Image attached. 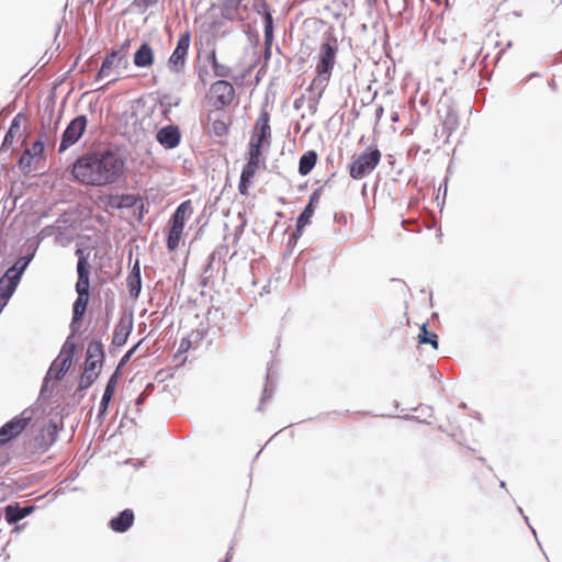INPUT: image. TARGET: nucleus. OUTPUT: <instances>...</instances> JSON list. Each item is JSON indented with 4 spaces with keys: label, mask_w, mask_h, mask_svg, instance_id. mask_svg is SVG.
Returning <instances> with one entry per match:
<instances>
[{
    "label": "nucleus",
    "mask_w": 562,
    "mask_h": 562,
    "mask_svg": "<svg viewBox=\"0 0 562 562\" xmlns=\"http://www.w3.org/2000/svg\"><path fill=\"white\" fill-rule=\"evenodd\" d=\"M125 161L111 149L97 150L76 160L72 166L75 179L86 186L103 187L116 183L123 176Z\"/></svg>",
    "instance_id": "nucleus-1"
},
{
    "label": "nucleus",
    "mask_w": 562,
    "mask_h": 562,
    "mask_svg": "<svg viewBox=\"0 0 562 562\" xmlns=\"http://www.w3.org/2000/svg\"><path fill=\"white\" fill-rule=\"evenodd\" d=\"M337 52L338 45L336 38L330 37L321 44L318 61L315 67L316 75L313 78L308 90L317 92L318 95L323 94L330 80L331 72L336 64Z\"/></svg>",
    "instance_id": "nucleus-2"
},
{
    "label": "nucleus",
    "mask_w": 562,
    "mask_h": 562,
    "mask_svg": "<svg viewBox=\"0 0 562 562\" xmlns=\"http://www.w3.org/2000/svg\"><path fill=\"white\" fill-rule=\"evenodd\" d=\"M104 361L103 346L99 341H92L87 348V358L83 372L79 380V390L89 389L99 378Z\"/></svg>",
    "instance_id": "nucleus-3"
},
{
    "label": "nucleus",
    "mask_w": 562,
    "mask_h": 562,
    "mask_svg": "<svg viewBox=\"0 0 562 562\" xmlns=\"http://www.w3.org/2000/svg\"><path fill=\"white\" fill-rule=\"evenodd\" d=\"M193 213L192 202L190 200L183 201L178 205L170 220V228L167 238V248L175 251L180 244L183 235L186 222Z\"/></svg>",
    "instance_id": "nucleus-4"
},
{
    "label": "nucleus",
    "mask_w": 562,
    "mask_h": 562,
    "mask_svg": "<svg viewBox=\"0 0 562 562\" xmlns=\"http://www.w3.org/2000/svg\"><path fill=\"white\" fill-rule=\"evenodd\" d=\"M271 143L270 114L262 110L257 117L248 143V153L263 154Z\"/></svg>",
    "instance_id": "nucleus-5"
},
{
    "label": "nucleus",
    "mask_w": 562,
    "mask_h": 562,
    "mask_svg": "<svg viewBox=\"0 0 562 562\" xmlns=\"http://www.w3.org/2000/svg\"><path fill=\"white\" fill-rule=\"evenodd\" d=\"M382 154L380 149L374 146L368 150L355 155L349 166V175L355 180H360L370 175L381 161Z\"/></svg>",
    "instance_id": "nucleus-6"
},
{
    "label": "nucleus",
    "mask_w": 562,
    "mask_h": 562,
    "mask_svg": "<svg viewBox=\"0 0 562 562\" xmlns=\"http://www.w3.org/2000/svg\"><path fill=\"white\" fill-rule=\"evenodd\" d=\"M206 99L212 108L222 111L235 102L236 91L231 82L221 79L210 86Z\"/></svg>",
    "instance_id": "nucleus-7"
},
{
    "label": "nucleus",
    "mask_w": 562,
    "mask_h": 562,
    "mask_svg": "<svg viewBox=\"0 0 562 562\" xmlns=\"http://www.w3.org/2000/svg\"><path fill=\"white\" fill-rule=\"evenodd\" d=\"M263 167V154H254L247 151V162L243 168L238 183V191L241 195L247 196L249 194V189L254 184V178L256 173Z\"/></svg>",
    "instance_id": "nucleus-8"
},
{
    "label": "nucleus",
    "mask_w": 562,
    "mask_h": 562,
    "mask_svg": "<svg viewBox=\"0 0 562 562\" xmlns=\"http://www.w3.org/2000/svg\"><path fill=\"white\" fill-rule=\"evenodd\" d=\"M31 418V413L25 409L19 416L4 424L0 428V445H5L18 437L26 428Z\"/></svg>",
    "instance_id": "nucleus-9"
},
{
    "label": "nucleus",
    "mask_w": 562,
    "mask_h": 562,
    "mask_svg": "<svg viewBox=\"0 0 562 562\" xmlns=\"http://www.w3.org/2000/svg\"><path fill=\"white\" fill-rule=\"evenodd\" d=\"M87 124L88 120L86 115L75 117L66 127L58 150L64 151L75 145L83 135Z\"/></svg>",
    "instance_id": "nucleus-10"
},
{
    "label": "nucleus",
    "mask_w": 562,
    "mask_h": 562,
    "mask_svg": "<svg viewBox=\"0 0 562 562\" xmlns=\"http://www.w3.org/2000/svg\"><path fill=\"white\" fill-rule=\"evenodd\" d=\"M190 42L191 35L189 32H184L179 36L177 46L168 60V66L173 72H180L183 69L190 47Z\"/></svg>",
    "instance_id": "nucleus-11"
},
{
    "label": "nucleus",
    "mask_w": 562,
    "mask_h": 562,
    "mask_svg": "<svg viewBox=\"0 0 562 562\" xmlns=\"http://www.w3.org/2000/svg\"><path fill=\"white\" fill-rule=\"evenodd\" d=\"M76 255L78 257L77 262V273L78 280L76 283V292L78 295H89L90 289V266L88 262V258L85 255V251L81 248L76 250Z\"/></svg>",
    "instance_id": "nucleus-12"
},
{
    "label": "nucleus",
    "mask_w": 562,
    "mask_h": 562,
    "mask_svg": "<svg viewBox=\"0 0 562 562\" xmlns=\"http://www.w3.org/2000/svg\"><path fill=\"white\" fill-rule=\"evenodd\" d=\"M75 346H64L57 359L52 363L49 373H55L56 379H61L72 364Z\"/></svg>",
    "instance_id": "nucleus-13"
},
{
    "label": "nucleus",
    "mask_w": 562,
    "mask_h": 562,
    "mask_svg": "<svg viewBox=\"0 0 562 562\" xmlns=\"http://www.w3.org/2000/svg\"><path fill=\"white\" fill-rule=\"evenodd\" d=\"M207 122L210 124L209 134L211 136L223 138L228 135L231 126L233 124V119L231 116H225L224 114H218L215 117H213L212 114L209 113Z\"/></svg>",
    "instance_id": "nucleus-14"
},
{
    "label": "nucleus",
    "mask_w": 562,
    "mask_h": 562,
    "mask_svg": "<svg viewBox=\"0 0 562 562\" xmlns=\"http://www.w3.org/2000/svg\"><path fill=\"white\" fill-rule=\"evenodd\" d=\"M321 198L322 189H316L312 192L308 204L296 220V232L299 234H302V231L305 228V226L311 224V218L314 215L315 207L319 203Z\"/></svg>",
    "instance_id": "nucleus-15"
},
{
    "label": "nucleus",
    "mask_w": 562,
    "mask_h": 562,
    "mask_svg": "<svg viewBox=\"0 0 562 562\" xmlns=\"http://www.w3.org/2000/svg\"><path fill=\"white\" fill-rule=\"evenodd\" d=\"M180 130L176 125L161 127L156 135L157 142L166 149L176 148L180 143Z\"/></svg>",
    "instance_id": "nucleus-16"
},
{
    "label": "nucleus",
    "mask_w": 562,
    "mask_h": 562,
    "mask_svg": "<svg viewBox=\"0 0 562 562\" xmlns=\"http://www.w3.org/2000/svg\"><path fill=\"white\" fill-rule=\"evenodd\" d=\"M20 280L19 272H14V269H8L0 279V297L4 303L12 296Z\"/></svg>",
    "instance_id": "nucleus-17"
},
{
    "label": "nucleus",
    "mask_w": 562,
    "mask_h": 562,
    "mask_svg": "<svg viewBox=\"0 0 562 562\" xmlns=\"http://www.w3.org/2000/svg\"><path fill=\"white\" fill-rule=\"evenodd\" d=\"M132 329H133L132 317H121L114 328L112 344L117 347L123 346L127 341V338H128Z\"/></svg>",
    "instance_id": "nucleus-18"
},
{
    "label": "nucleus",
    "mask_w": 562,
    "mask_h": 562,
    "mask_svg": "<svg viewBox=\"0 0 562 562\" xmlns=\"http://www.w3.org/2000/svg\"><path fill=\"white\" fill-rule=\"evenodd\" d=\"M221 15L228 21L243 20L241 0H223L221 5Z\"/></svg>",
    "instance_id": "nucleus-19"
},
{
    "label": "nucleus",
    "mask_w": 562,
    "mask_h": 562,
    "mask_svg": "<svg viewBox=\"0 0 562 562\" xmlns=\"http://www.w3.org/2000/svg\"><path fill=\"white\" fill-rule=\"evenodd\" d=\"M134 513L132 509H124L119 516L112 518L109 522L110 528L115 532H125L134 522Z\"/></svg>",
    "instance_id": "nucleus-20"
},
{
    "label": "nucleus",
    "mask_w": 562,
    "mask_h": 562,
    "mask_svg": "<svg viewBox=\"0 0 562 562\" xmlns=\"http://www.w3.org/2000/svg\"><path fill=\"white\" fill-rule=\"evenodd\" d=\"M134 65L138 68L150 67L155 61L154 49L148 43H143L135 52Z\"/></svg>",
    "instance_id": "nucleus-21"
},
{
    "label": "nucleus",
    "mask_w": 562,
    "mask_h": 562,
    "mask_svg": "<svg viewBox=\"0 0 562 562\" xmlns=\"http://www.w3.org/2000/svg\"><path fill=\"white\" fill-rule=\"evenodd\" d=\"M119 60L120 58L117 52L113 50L110 54H108L104 57L101 68L95 76V80L109 77L111 75L113 67L116 66V61Z\"/></svg>",
    "instance_id": "nucleus-22"
},
{
    "label": "nucleus",
    "mask_w": 562,
    "mask_h": 562,
    "mask_svg": "<svg viewBox=\"0 0 562 562\" xmlns=\"http://www.w3.org/2000/svg\"><path fill=\"white\" fill-rule=\"evenodd\" d=\"M317 162V154L315 150L306 151L299 162V172L302 176L308 175Z\"/></svg>",
    "instance_id": "nucleus-23"
},
{
    "label": "nucleus",
    "mask_w": 562,
    "mask_h": 562,
    "mask_svg": "<svg viewBox=\"0 0 562 562\" xmlns=\"http://www.w3.org/2000/svg\"><path fill=\"white\" fill-rule=\"evenodd\" d=\"M31 513L30 507H20L18 505H8L5 507V519L13 524L22 520Z\"/></svg>",
    "instance_id": "nucleus-24"
},
{
    "label": "nucleus",
    "mask_w": 562,
    "mask_h": 562,
    "mask_svg": "<svg viewBox=\"0 0 562 562\" xmlns=\"http://www.w3.org/2000/svg\"><path fill=\"white\" fill-rule=\"evenodd\" d=\"M417 342L419 346L429 345L434 350L438 349V337L435 333L427 329L426 323L420 327V331L417 335Z\"/></svg>",
    "instance_id": "nucleus-25"
},
{
    "label": "nucleus",
    "mask_w": 562,
    "mask_h": 562,
    "mask_svg": "<svg viewBox=\"0 0 562 562\" xmlns=\"http://www.w3.org/2000/svg\"><path fill=\"white\" fill-rule=\"evenodd\" d=\"M209 61L211 64L213 72L216 77L226 78V77L231 76V74H232L231 67L220 63L215 50L211 52V54L209 56Z\"/></svg>",
    "instance_id": "nucleus-26"
},
{
    "label": "nucleus",
    "mask_w": 562,
    "mask_h": 562,
    "mask_svg": "<svg viewBox=\"0 0 562 562\" xmlns=\"http://www.w3.org/2000/svg\"><path fill=\"white\" fill-rule=\"evenodd\" d=\"M127 284H128V289H130V294L133 297H137L139 295L140 288H142L140 271H139L138 263L135 265V267L133 268V271L128 276Z\"/></svg>",
    "instance_id": "nucleus-27"
},
{
    "label": "nucleus",
    "mask_w": 562,
    "mask_h": 562,
    "mask_svg": "<svg viewBox=\"0 0 562 562\" xmlns=\"http://www.w3.org/2000/svg\"><path fill=\"white\" fill-rule=\"evenodd\" d=\"M89 303V295H78L72 307V322H78L86 313Z\"/></svg>",
    "instance_id": "nucleus-28"
},
{
    "label": "nucleus",
    "mask_w": 562,
    "mask_h": 562,
    "mask_svg": "<svg viewBox=\"0 0 562 562\" xmlns=\"http://www.w3.org/2000/svg\"><path fill=\"white\" fill-rule=\"evenodd\" d=\"M136 199L132 194H123L120 196H114L110 201V205L116 209L122 207H131L135 204Z\"/></svg>",
    "instance_id": "nucleus-29"
},
{
    "label": "nucleus",
    "mask_w": 562,
    "mask_h": 562,
    "mask_svg": "<svg viewBox=\"0 0 562 562\" xmlns=\"http://www.w3.org/2000/svg\"><path fill=\"white\" fill-rule=\"evenodd\" d=\"M34 160L35 157L31 154V151L25 149L19 159L20 169L24 172H30L31 170H33Z\"/></svg>",
    "instance_id": "nucleus-30"
},
{
    "label": "nucleus",
    "mask_w": 562,
    "mask_h": 562,
    "mask_svg": "<svg viewBox=\"0 0 562 562\" xmlns=\"http://www.w3.org/2000/svg\"><path fill=\"white\" fill-rule=\"evenodd\" d=\"M114 393L115 392L110 389L104 390V393L102 395L100 406H99V417L100 418H104L106 416L108 408H109L110 402H111Z\"/></svg>",
    "instance_id": "nucleus-31"
},
{
    "label": "nucleus",
    "mask_w": 562,
    "mask_h": 562,
    "mask_svg": "<svg viewBox=\"0 0 562 562\" xmlns=\"http://www.w3.org/2000/svg\"><path fill=\"white\" fill-rule=\"evenodd\" d=\"M258 12L262 14L265 25H273V19L270 12V8L266 1L261 2Z\"/></svg>",
    "instance_id": "nucleus-32"
},
{
    "label": "nucleus",
    "mask_w": 562,
    "mask_h": 562,
    "mask_svg": "<svg viewBox=\"0 0 562 562\" xmlns=\"http://www.w3.org/2000/svg\"><path fill=\"white\" fill-rule=\"evenodd\" d=\"M159 0H134L133 5L142 12H145L148 8L155 5Z\"/></svg>",
    "instance_id": "nucleus-33"
},
{
    "label": "nucleus",
    "mask_w": 562,
    "mask_h": 562,
    "mask_svg": "<svg viewBox=\"0 0 562 562\" xmlns=\"http://www.w3.org/2000/svg\"><path fill=\"white\" fill-rule=\"evenodd\" d=\"M29 262V258H20L10 269H14V272H19V277L21 278Z\"/></svg>",
    "instance_id": "nucleus-34"
},
{
    "label": "nucleus",
    "mask_w": 562,
    "mask_h": 562,
    "mask_svg": "<svg viewBox=\"0 0 562 562\" xmlns=\"http://www.w3.org/2000/svg\"><path fill=\"white\" fill-rule=\"evenodd\" d=\"M29 262V258H20L10 269H14V272H19V277L21 278Z\"/></svg>",
    "instance_id": "nucleus-35"
},
{
    "label": "nucleus",
    "mask_w": 562,
    "mask_h": 562,
    "mask_svg": "<svg viewBox=\"0 0 562 562\" xmlns=\"http://www.w3.org/2000/svg\"><path fill=\"white\" fill-rule=\"evenodd\" d=\"M29 151H31V154L37 158V157H41L43 155V151H44V144L42 140H36L33 143L32 147L31 148H27Z\"/></svg>",
    "instance_id": "nucleus-36"
},
{
    "label": "nucleus",
    "mask_w": 562,
    "mask_h": 562,
    "mask_svg": "<svg viewBox=\"0 0 562 562\" xmlns=\"http://www.w3.org/2000/svg\"><path fill=\"white\" fill-rule=\"evenodd\" d=\"M273 41V25H265V43L270 46Z\"/></svg>",
    "instance_id": "nucleus-37"
},
{
    "label": "nucleus",
    "mask_w": 562,
    "mask_h": 562,
    "mask_svg": "<svg viewBox=\"0 0 562 562\" xmlns=\"http://www.w3.org/2000/svg\"><path fill=\"white\" fill-rule=\"evenodd\" d=\"M19 130V123H18V117H15L10 126V130L9 132L7 133L5 137H4V142L8 143V142H12V138H13V133H14V130Z\"/></svg>",
    "instance_id": "nucleus-38"
},
{
    "label": "nucleus",
    "mask_w": 562,
    "mask_h": 562,
    "mask_svg": "<svg viewBox=\"0 0 562 562\" xmlns=\"http://www.w3.org/2000/svg\"><path fill=\"white\" fill-rule=\"evenodd\" d=\"M117 382H119V375H117V372H114V373L110 376V379H109V381H108V383H106L105 389H110V390H112V391H114V392H115L116 386H117Z\"/></svg>",
    "instance_id": "nucleus-39"
},
{
    "label": "nucleus",
    "mask_w": 562,
    "mask_h": 562,
    "mask_svg": "<svg viewBox=\"0 0 562 562\" xmlns=\"http://www.w3.org/2000/svg\"><path fill=\"white\" fill-rule=\"evenodd\" d=\"M56 434H57V427H56V425H52V426H49V428H48V435H49V437H50V442L55 441Z\"/></svg>",
    "instance_id": "nucleus-40"
},
{
    "label": "nucleus",
    "mask_w": 562,
    "mask_h": 562,
    "mask_svg": "<svg viewBox=\"0 0 562 562\" xmlns=\"http://www.w3.org/2000/svg\"><path fill=\"white\" fill-rule=\"evenodd\" d=\"M383 114H384V109H383L382 105H379L375 109V120H376V122H379L382 119Z\"/></svg>",
    "instance_id": "nucleus-41"
},
{
    "label": "nucleus",
    "mask_w": 562,
    "mask_h": 562,
    "mask_svg": "<svg viewBox=\"0 0 562 562\" xmlns=\"http://www.w3.org/2000/svg\"><path fill=\"white\" fill-rule=\"evenodd\" d=\"M139 344H140V341H139L136 346H134L132 349H130V350H128V352L125 355V357H124V358H125V359H130V358H131V356H133V353L135 352V350H136V349H137V347L139 346Z\"/></svg>",
    "instance_id": "nucleus-42"
},
{
    "label": "nucleus",
    "mask_w": 562,
    "mask_h": 562,
    "mask_svg": "<svg viewBox=\"0 0 562 562\" xmlns=\"http://www.w3.org/2000/svg\"><path fill=\"white\" fill-rule=\"evenodd\" d=\"M391 119H392L393 122H397L398 121V114L396 112L393 113Z\"/></svg>",
    "instance_id": "nucleus-43"
},
{
    "label": "nucleus",
    "mask_w": 562,
    "mask_h": 562,
    "mask_svg": "<svg viewBox=\"0 0 562 562\" xmlns=\"http://www.w3.org/2000/svg\"><path fill=\"white\" fill-rule=\"evenodd\" d=\"M117 80H119V78H117V77H115V78L111 79V80L108 82V85L113 83V82H115V81H117Z\"/></svg>",
    "instance_id": "nucleus-44"
},
{
    "label": "nucleus",
    "mask_w": 562,
    "mask_h": 562,
    "mask_svg": "<svg viewBox=\"0 0 562 562\" xmlns=\"http://www.w3.org/2000/svg\"><path fill=\"white\" fill-rule=\"evenodd\" d=\"M562 2V0H560Z\"/></svg>",
    "instance_id": "nucleus-45"
}]
</instances>
